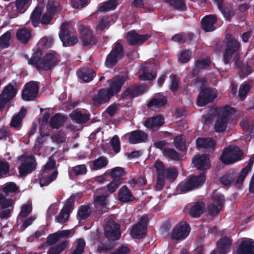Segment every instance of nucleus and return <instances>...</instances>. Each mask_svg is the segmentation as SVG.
<instances>
[{
    "mask_svg": "<svg viewBox=\"0 0 254 254\" xmlns=\"http://www.w3.org/2000/svg\"><path fill=\"white\" fill-rule=\"evenodd\" d=\"M61 240L58 232L49 234L47 237L46 243L49 246H53Z\"/></svg>",
    "mask_w": 254,
    "mask_h": 254,
    "instance_id": "680f3d73",
    "label": "nucleus"
},
{
    "mask_svg": "<svg viewBox=\"0 0 254 254\" xmlns=\"http://www.w3.org/2000/svg\"><path fill=\"white\" fill-rule=\"evenodd\" d=\"M243 158L244 153L238 146L229 145L224 149L219 159L224 164L229 165Z\"/></svg>",
    "mask_w": 254,
    "mask_h": 254,
    "instance_id": "20e7f679",
    "label": "nucleus"
},
{
    "mask_svg": "<svg viewBox=\"0 0 254 254\" xmlns=\"http://www.w3.org/2000/svg\"><path fill=\"white\" fill-rule=\"evenodd\" d=\"M77 74L79 78L83 81L89 82L93 79V77L95 75V73L92 69L85 68L77 70Z\"/></svg>",
    "mask_w": 254,
    "mask_h": 254,
    "instance_id": "473e14b6",
    "label": "nucleus"
},
{
    "mask_svg": "<svg viewBox=\"0 0 254 254\" xmlns=\"http://www.w3.org/2000/svg\"><path fill=\"white\" fill-rule=\"evenodd\" d=\"M71 117L78 124L85 123L89 120V114H82L78 111H74L71 114Z\"/></svg>",
    "mask_w": 254,
    "mask_h": 254,
    "instance_id": "a19ab883",
    "label": "nucleus"
},
{
    "mask_svg": "<svg viewBox=\"0 0 254 254\" xmlns=\"http://www.w3.org/2000/svg\"><path fill=\"white\" fill-rule=\"evenodd\" d=\"M204 207V204L203 202L197 201L191 206L189 214L193 218H198L203 214Z\"/></svg>",
    "mask_w": 254,
    "mask_h": 254,
    "instance_id": "c9c22d12",
    "label": "nucleus"
},
{
    "mask_svg": "<svg viewBox=\"0 0 254 254\" xmlns=\"http://www.w3.org/2000/svg\"><path fill=\"white\" fill-rule=\"evenodd\" d=\"M26 113L25 109L24 108H21L19 112L12 118L10 123V127L16 129H19Z\"/></svg>",
    "mask_w": 254,
    "mask_h": 254,
    "instance_id": "2f4dec72",
    "label": "nucleus"
},
{
    "mask_svg": "<svg viewBox=\"0 0 254 254\" xmlns=\"http://www.w3.org/2000/svg\"><path fill=\"white\" fill-rule=\"evenodd\" d=\"M42 12V7L36 6L31 13L30 19L32 25L34 27H36L39 25Z\"/></svg>",
    "mask_w": 254,
    "mask_h": 254,
    "instance_id": "79ce46f5",
    "label": "nucleus"
},
{
    "mask_svg": "<svg viewBox=\"0 0 254 254\" xmlns=\"http://www.w3.org/2000/svg\"><path fill=\"white\" fill-rule=\"evenodd\" d=\"M72 33L69 30L68 25L66 23H63L61 25L60 31L59 33L60 38L62 43L66 39L71 36Z\"/></svg>",
    "mask_w": 254,
    "mask_h": 254,
    "instance_id": "49530a36",
    "label": "nucleus"
},
{
    "mask_svg": "<svg viewBox=\"0 0 254 254\" xmlns=\"http://www.w3.org/2000/svg\"><path fill=\"white\" fill-rule=\"evenodd\" d=\"M79 32L83 46H92L97 44V41L95 36L88 27L81 25L79 28Z\"/></svg>",
    "mask_w": 254,
    "mask_h": 254,
    "instance_id": "2eb2a0df",
    "label": "nucleus"
},
{
    "mask_svg": "<svg viewBox=\"0 0 254 254\" xmlns=\"http://www.w3.org/2000/svg\"><path fill=\"white\" fill-rule=\"evenodd\" d=\"M148 218L147 215L142 216L130 231V235L134 239H140L146 235Z\"/></svg>",
    "mask_w": 254,
    "mask_h": 254,
    "instance_id": "1a4fd4ad",
    "label": "nucleus"
},
{
    "mask_svg": "<svg viewBox=\"0 0 254 254\" xmlns=\"http://www.w3.org/2000/svg\"><path fill=\"white\" fill-rule=\"evenodd\" d=\"M236 110L229 106H225L221 112L218 115L214 125V128L216 132H222L227 128L230 119V116L236 112Z\"/></svg>",
    "mask_w": 254,
    "mask_h": 254,
    "instance_id": "423d86ee",
    "label": "nucleus"
},
{
    "mask_svg": "<svg viewBox=\"0 0 254 254\" xmlns=\"http://www.w3.org/2000/svg\"><path fill=\"white\" fill-rule=\"evenodd\" d=\"M28 64L35 67L37 70L48 71L56 66L60 62L59 55L56 53H48L42 56L39 50L34 52L31 58L26 56Z\"/></svg>",
    "mask_w": 254,
    "mask_h": 254,
    "instance_id": "f257e3e1",
    "label": "nucleus"
},
{
    "mask_svg": "<svg viewBox=\"0 0 254 254\" xmlns=\"http://www.w3.org/2000/svg\"><path fill=\"white\" fill-rule=\"evenodd\" d=\"M9 172L10 165L9 163L7 161H0V179L12 175V174H9Z\"/></svg>",
    "mask_w": 254,
    "mask_h": 254,
    "instance_id": "8fccbe9b",
    "label": "nucleus"
},
{
    "mask_svg": "<svg viewBox=\"0 0 254 254\" xmlns=\"http://www.w3.org/2000/svg\"><path fill=\"white\" fill-rule=\"evenodd\" d=\"M240 48V43L234 38L230 37L227 40L226 48L223 56V62L225 64L229 63L233 56L234 55L235 66L239 69L242 67L240 61V55L238 53Z\"/></svg>",
    "mask_w": 254,
    "mask_h": 254,
    "instance_id": "7ed1b4c3",
    "label": "nucleus"
},
{
    "mask_svg": "<svg viewBox=\"0 0 254 254\" xmlns=\"http://www.w3.org/2000/svg\"><path fill=\"white\" fill-rule=\"evenodd\" d=\"M191 52L190 50H184L180 55L179 61L182 64L188 63L190 59Z\"/></svg>",
    "mask_w": 254,
    "mask_h": 254,
    "instance_id": "e2e57ef3",
    "label": "nucleus"
},
{
    "mask_svg": "<svg viewBox=\"0 0 254 254\" xmlns=\"http://www.w3.org/2000/svg\"><path fill=\"white\" fill-rule=\"evenodd\" d=\"M118 197L119 200L123 203L132 202L135 200L131 191L126 185L122 186L119 190Z\"/></svg>",
    "mask_w": 254,
    "mask_h": 254,
    "instance_id": "bb28decb",
    "label": "nucleus"
},
{
    "mask_svg": "<svg viewBox=\"0 0 254 254\" xmlns=\"http://www.w3.org/2000/svg\"><path fill=\"white\" fill-rule=\"evenodd\" d=\"M150 37L149 34L140 35L135 30H131L127 32L126 39L129 45L136 46L142 44Z\"/></svg>",
    "mask_w": 254,
    "mask_h": 254,
    "instance_id": "4be33fe9",
    "label": "nucleus"
},
{
    "mask_svg": "<svg viewBox=\"0 0 254 254\" xmlns=\"http://www.w3.org/2000/svg\"><path fill=\"white\" fill-rule=\"evenodd\" d=\"M123 183V179H114L107 185V190L110 193L114 192L119 186Z\"/></svg>",
    "mask_w": 254,
    "mask_h": 254,
    "instance_id": "6e6d98bb",
    "label": "nucleus"
},
{
    "mask_svg": "<svg viewBox=\"0 0 254 254\" xmlns=\"http://www.w3.org/2000/svg\"><path fill=\"white\" fill-rule=\"evenodd\" d=\"M32 210V207L31 204H24L21 207V210L19 215L22 218H26L31 213Z\"/></svg>",
    "mask_w": 254,
    "mask_h": 254,
    "instance_id": "bf43d9fd",
    "label": "nucleus"
},
{
    "mask_svg": "<svg viewBox=\"0 0 254 254\" xmlns=\"http://www.w3.org/2000/svg\"><path fill=\"white\" fill-rule=\"evenodd\" d=\"M47 9L49 13L55 15L56 12L62 10V7L58 1L49 0L47 5Z\"/></svg>",
    "mask_w": 254,
    "mask_h": 254,
    "instance_id": "37998d69",
    "label": "nucleus"
},
{
    "mask_svg": "<svg viewBox=\"0 0 254 254\" xmlns=\"http://www.w3.org/2000/svg\"><path fill=\"white\" fill-rule=\"evenodd\" d=\"M85 245V241L83 238L77 239L75 249L73 250L71 254H83Z\"/></svg>",
    "mask_w": 254,
    "mask_h": 254,
    "instance_id": "5fc2aeb1",
    "label": "nucleus"
},
{
    "mask_svg": "<svg viewBox=\"0 0 254 254\" xmlns=\"http://www.w3.org/2000/svg\"><path fill=\"white\" fill-rule=\"evenodd\" d=\"M74 202L70 198H68L61 209L60 214L56 217V222L63 224L66 222L69 218L70 212L73 207Z\"/></svg>",
    "mask_w": 254,
    "mask_h": 254,
    "instance_id": "5701e85b",
    "label": "nucleus"
},
{
    "mask_svg": "<svg viewBox=\"0 0 254 254\" xmlns=\"http://www.w3.org/2000/svg\"><path fill=\"white\" fill-rule=\"evenodd\" d=\"M210 63L211 61L209 59H202L196 62L195 66L199 69H206L209 66Z\"/></svg>",
    "mask_w": 254,
    "mask_h": 254,
    "instance_id": "774afa93",
    "label": "nucleus"
},
{
    "mask_svg": "<svg viewBox=\"0 0 254 254\" xmlns=\"http://www.w3.org/2000/svg\"><path fill=\"white\" fill-rule=\"evenodd\" d=\"M196 145L198 148H203L213 151L216 142L211 137H198L196 140Z\"/></svg>",
    "mask_w": 254,
    "mask_h": 254,
    "instance_id": "a878e982",
    "label": "nucleus"
},
{
    "mask_svg": "<svg viewBox=\"0 0 254 254\" xmlns=\"http://www.w3.org/2000/svg\"><path fill=\"white\" fill-rule=\"evenodd\" d=\"M254 69V60H249L246 65L240 67L239 70L240 76L242 78L251 74Z\"/></svg>",
    "mask_w": 254,
    "mask_h": 254,
    "instance_id": "58836bf2",
    "label": "nucleus"
},
{
    "mask_svg": "<svg viewBox=\"0 0 254 254\" xmlns=\"http://www.w3.org/2000/svg\"><path fill=\"white\" fill-rule=\"evenodd\" d=\"M237 254H254V240L248 239L243 241L237 249Z\"/></svg>",
    "mask_w": 254,
    "mask_h": 254,
    "instance_id": "393cba45",
    "label": "nucleus"
},
{
    "mask_svg": "<svg viewBox=\"0 0 254 254\" xmlns=\"http://www.w3.org/2000/svg\"><path fill=\"white\" fill-rule=\"evenodd\" d=\"M124 48L119 42H116L115 46L107 56L105 65L108 68H113L124 57Z\"/></svg>",
    "mask_w": 254,
    "mask_h": 254,
    "instance_id": "39448f33",
    "label": "nucleus"
},
{
    "mask_svg": "<svg viewBox=\"0 0 254 254\" xmlns=\"http://www.w3.org/2000/svg\"><path fill=\"white\" fill-rule=\"evenodd\" d=\"M204 173H201L197 176H193L188 181L182 182L178 186V190L182 193H186L201 186L205 181Z\"/></svg>",
    "mask_w": 254,
    "mask_h": 254,
    "instance_id": "0eeeda50",
    "label": "nucleus"
},
{
    "mask_svg": "<svg viewBox=\"0 0 254 254\" xmlns=\"http://www.w3.org/2000/svg\"><path fill=\"white\" fill-rule=\"evenodd\" d=\"M16 36L17 40L20 43L27 44L31 37V33L29 30L26 28H22L17 30Z\"/></svg>",
    "mask_w": 254,
    "mask_h": 254,
    "instance_id": "72a5a7b5",
    "label": "nucleus"
},
{
    "mask_svg": "<svg viewBox=\"0 0 254 254\" xmlns=\"http://www.w3.org/2000/svg\"><path fill=\"white\" fill-rule=\"evenodd\" d=\"M192 162L196 169L204 172V170L209 169L211 167L209 155L206 154H197L192 158Z\"/></svg>",
    "mask_w": 254,
    "mask_h": 254,
    "instance_id": "6ab92c4d",
    "label": "nucleus"
},
{
    "mask_svg": "<svg viewBox=\"0 0 254 254\" xmlns=\"http://www.w3.org/2000/svg\"><path fill=\"white\" fill-rule=\"evenodd\" d=\"M11 38V33L7 31L0 36V45L2 48L4 49L9 46V40Z\"/></svg>",
    "mask_w": 254,
    "mask_h": 254,
    "instance_id": "13d9d810",
    "label": "nucleus"
},
{
    "mask_svg": "<svg viewBox=\"0 0 254 254\" xmlns=\"http://www.w3.org/2000/svg\"><path fill=\"white\" fill-rule=\"evenodd\" d=\"M112 97L105 88H101L92 97L93 105L97 108L109 102Z\"/></svg>",
    "mask_w": 254,
    "mask_h": 254,
    "instance_id": "412c9836",
    "label": "nucleus"
},
{
    "mask_svg": "<svg viewBox=\"0 0 254 254\" xmlns=\"http://www.w3.org/2000/svg\"><path fill=\"white\" fill-rule=\"evenodd\" d=\"M108 164L107 158L104 156H101L93 162V168L95 170H99L105 167Z\"/></svg>",
    "mask_w": 254,
    "mask_h": 254,
    "instance_id": "3c124183",
    "label": "nucleus"
},
{
    "mask_svg": "<svg viewBox=\"0 0 254 254\" xmlns=\"http://www.w3.org/2000/svg\"><path fill=\"white\" fill-rule=\"evenodd\" d=\"M111 144L114 152L118 153L121 150L120 138L117 135L114 136L111 140Z\"/></svg>",
    "mask_w": 254,
    "mask_h": 254,
    "instance_id": "0e129e2a",
    "label": "nucleus"
},
{
    "mask_svg": "<svg viewBox=\"0 0 254 254\" xmlns=\"http://www.w3.org/2000/svg\"><path fill=\"white\" fill-rule=\"evenodd\" d=\"M39 89V87L37 82L31 81L27 83L22 91V99L27 101L34 100L37 96Z\"/></svg>",
    "mask_w": 254,
    "mask_h": 254,
    "instance_id": "ddd939ff",
    "label": "nucleus"
},
{
    "mask_svg": "<svg viewBox=\"0 0 254 254\" xmlns=\"http://www.w3.org/2000/svg\"><path fill=\"white\" fill-rule=\"evenodd\" d=\"M216 96L215 93L209 88H204L200 91L197 99V105L203 107L209 103L212 102Z\"/></svg>",
    "mask_w": 254,
    "mask_h": 254,
    "instance_id": "dca6fc26",
    "label": "nucleus"
},
{
    "mask_svg": "<svg viewBox=\"0 0 254 254\" xmlns=\"http://www.w3.org/2000/svg\"><path fill=\"white\" fill-rule=\"evenodd\" d=\"M91 214V209L89 205H81L77 211V217H79L80 220H86Z\"/></svg>",
    "mask_w": 254,
    "mask_h": 254,
    "instance_id": "a18cd8bd",
    "label": "nucleus"
},
{
    "mask_svg": "<svg viewBox=\"0 0 254 254\" xmlns=\"http://www.w3.org/2000/svg\"><path fill=\"white\" fill-rule=\"evenodd\" d=\"M17 93V89L11 83H9L3 88L0 94V110L3 108L7 103L13 100Z\"/></svg>",
    "mask_w": 254,
    "mask_h": 254,
    "instance_id": "9b49d317",
    "label": "nucleus"
},
{
    "mask_svg": "<svg viewBox=\"0 0 254 254\" xmlns=\"http://www.w3.org/2000/svg\"><path fill=\"white\" fill-rule=\"evenodd\" d=\"M164 2L179 11H185L187 6L184 0H164Z\"/></svg>",
    "mask_w": 254,
    "mask_h": 254,
    "instance_id": "e433bc0d",
    "label": "nucleus"
},
{
    "mask_svg": "<svg viewBox=\"0 0 254 254\" xmlns=\"http://www.w3.org/2000/svg\"><path fill=\"white\" fill-rule=\"evenodd\" d=\"M217 21L216 14H209L204 16L201 20L202 29L206 32H212L216 29L215 24Z\"/></svg>",
    "mask_w": 254,
    "mask_h": 254,
    "instance_id": "b1692460",
    "label": "nucleus"
},
{
    "mask_svg": "<svg viewBox=\"0 0 254 254\" xmlns=\"http://www.w3.org/2000/svg\"><path fill=\"white\" fill-rule=\"evenodd\" d=\"M120 227L118 223L108 221L105 227V237L106 238H111L113 241L119 240L121 235Z\"/></svg>",
    "mask_w": 254,
    "mask_h": 254,
    "instance_id": "a211bd4d",
    "label": "nucleus"
},
{
    "mask_svg": "<svg viewBox=\"0 0 254 254\" xmlns=\"http://www.w3.org/2000/svg\"><path fill=\"white\" fill-rule=\"evenodd\" d=\"M145 87L142 84H132L121 94L123 99H127L141 95L145 92Z\"/></svg>",
    "mask_w": 254,
    "mask_h": 254,
    "instance_id": "f3484780",
    "label": "nucleus"
},
{
    "mask_svg": "<svg viewBox=\"0 0 254 254\" xmlns=\"http://www.w3.org/2000/svg\"><path fill=\"white\" fill-rule=\"evenodd\" d=\"M254 163V157H251L247 165L242 169L240 175L246 178L249 172L252 170Z\"/></svg>",
    "mask_w": 254,
    "mask_h": 254,
    "instance_id": "69168bd1",
    "label": "nucleus"
},
{
    "mask_svg": "<svg viewBox=\"0 0 254 254\" xmlns=\"http://www.w3.org/2000/svg\"><path fill=\"white\" fill-rule=\"evenodd\" d=\"M50 119V113L48 112H45L39 121L40 126L39 127V133L42 137L47 136L49 135L48 131H45L43 129L45 126H47Z\"/></svg>",
    "mask_w": 254,
    "mask_h": 254,
    "instance_id": "ea45409f",
    "label": "nucleus"
},
{
    "mask_svg": "<svg viewBox=\"0 0 254 254\" xmlns=\"http://www.w3.org/2000/svg\"><path fill=\"white\" fill-rule=\"evenodd\" d=\"M164 119L160 116H157L152 118L147 119L145 122V126L152 130H157L159 127L162 126L164 123Z\"/></svg>",
    "mask_w": 254,
    "mask_h": 254,
    "instance_id": "c85d7f7f",
    "label": "nucleus"
},
{
    "mask_svg": "<svg viewBox=\"0 0 254 254\" xmlns=\"http://www.w3.org/2000/svg\"><path fill=\"white\" fill-rule=\"evenodd\" d=\"M126 174L125 170L124 168L120 167H116L112 169L109 175L113 179H122V177Z\"/></svg>",
    "mask_w": 254,
    "mask_h": 254,
    "instance_id": "864d4df0",
    "label": "nucleus"
},
{
    "mask_svg": "<svg viewBox=\"0 0 254 254\" xmlns=\"http://www.w3.org/2000/svg\"><path fill=\"white\" fill-rule=\"evenodd\" d=\"M15 201L11 198H6L0 193V219H5L11 217Z\"/></svg>",
    "mask_w": 254,
    "mask_h": 254,
    "instance_id": "6e6552de",
    "label": "nucleus"
},
{
    "mask_svg": "<svg viewBox=\"0 0 254 254\" xmlns=\"http://www.w3.org/2000/svg\"><path fill=\"white\" fill-rule=\"evenodd\" d=\"M18 188L14 182H9L5 184L3 188V192L6 195L10 192H15L18 190Z\"/></svg>",
    "mask_w": 254,
    "mask_h": 254,
    "instance_id": "052dcab7",
    "label": "nucleus"
},
{
    "mask_svg": "<svg viewBox=\"0 0 254 254\" xmlns=\"http://www.w3.org/2000/svg\"><path fill=\"white\" fill-rule=\"evenodd\" d=\"M154 168L156 171L157 181L156 190H161L165 185V179L170 182H173L178 176V170L175 167L165 168L163 162L156 160L154 163Z\"/></svg>",
    "mask_w": 254,
    "mask_h": 254,
    "instance_id": "f03ea898",
    "label": "nucleus"
},
{
    "mask_svg": "<svg viewBox=\"0 0 254 254\" xmlns=\"http://www.w3.org/2000/svg\"><path fill=\"white\" fill-rule=\"evenodd\" d=\"M118 5L117 0H109L104 2L99 8V10L101 12H107L113 10L116 8Z\"/></svg>",
    "mask_w": 254,
    "mask_h": 254,
    "instance_id": "c03bdc74",
    "label": "nucleus"
},
{
    "mask_svg": "<svg viewBox=\"0 0 254 254\" xmlns=\"http://www.w3.org/2000/svg\"><path fill=\"white\" fill-rule=\"evenodd\" d=\"M147 134L141 130H135L130 132L128 141L134 144L145 142L147 139Z\"/></svg>",
    "mask_w": 254,
    "mask_h": 254,
    "instance_id": "cd10ccee",
    "label": "nucleus"
},
{
    "mask_svg": "<svg viewBox=\"0 0 254 254\" xmlns=\"http://www.w3.org/2000/svg\"><path fill=\"white\" fill-rule=\"evenodd\" d=\"M69 242L67 240L63 241L55 246L50 248L48 254H61V253L68 248Z\"/></svg>",
    "mask_w": 254,
    "mask_h": 254,
    "instance_id": "4c0bfd02",
    "label": "nucleus"
},
{
    "mask_svg": "<svg viewBox=\"0 0 254 254\" xmlns=\"http://www.w3.org/2000/svg\"><path fill=\"white\" fill-rule=\"evenodd\" d=\"M67 118L61 113H56L50 120L49 125L52 129L60 128L65 122Z\"/></svg>",
    "mask_w": 254,
    "mask_h": 254,
    "instance_id": "c756f323",
    "label": "nucleus"
},
{
    "mask_svg": "<svg viewBox=\"0 0 254 254\" xmlns=\"http://www.w3.org/2000/svg\"><path fill=\"white\" fill-rule=\"evenodd\" d=\"M167 103L166 96L159 95L157 97L152 98L147 103V107L150 108L152 107L160 108L165 106Z\"/></svg>",
    "mask_w": 254,
    "mask_h": 254,
    "instance_id": "f704fd0d",
    "label": "nucleus"
},
{
    "mask_svg": "<svg viewBox=\"0 0 254 254\" xmlns=\"http://www.w3.org/2000/svg\"><path fill=\"white\" fill-rule=\"evenodd\" d=\"M174 145L179 150L184 151L186 150V139L183 135L176 136L174 139Z\"/></svg>",
    "mask_w": 254,
    "mask_h": 254,
    "instance_id": "603ef678",
    "label": "nucleus"
},
{
    "mask_svg": "<svg viewBox=\"0 0 254 254\" xmlns=\"http://www.w3.org/2000/svg\"><path fill=\"white\" fill-rule=\"evenodd\" d=\"M36 159L34 156L30 155L27 160L22 163L18 167L19 176L24 177L31 173L36 168Z\"/></svg>",
    "mask_w": 254,
    "mask_h": 254,
    "instance_id": "aec40b11",
    "label": "nucleus"
},
{
    "mask_svg": "<svg viewBox=\"0 0 254 254\" xmlns=\"http://www.w3.org/2000/svg\"><path fill=\"white\" fill-rule=\"evenodd\" d=\"M156 75L155 71L148 72L143 70L142 73L139 75V78L141 80H152L156 78Z\"/></svg>",
    "mask_w": 254,
    "mask_h": 254,
    "instance_id": "338daca9",
    "label": "nucleus"
},
{
    "mask_svg": "<svg viewBox=\"0 0 254 254\" xmlns=\"http://www.w3.org/2000/svg\"><path fill=\"white\" fill-rule=\"evenodd\" d=\"M236 177V174L234 172H228L222 176L220 179L221 183L225 186H228L232 183Z\"/></svg>",
    "mask_w": 254,
    "mask_h": 254,
    "instance_id": "09e8293b",
    "label": "nucleus"
},
{
    "mask_svg": "<svg viewBox=\"0 0 254 254\" xmlns=\"http://www.w3.org/2000/svg\"><path fill=\"white\" fill-rule=\"evenodd\" d=\"M163 155L166 157L174 161H179L181 159L180 154L174 149L167 148L163 151Z\"/></svg>",
    "mask_w": 254,
    "mask_h": 254,
    "instance_id": "de8ad7c7",
    "label": "nucleus"
},
{
    "mask_svg": "<svg viewBox=\"0 0 254 254\" xmlns=\"http://www.w3.org/2000/svg\"><path fill=\"white\" fill-rule=\"evenodd\" d=\"M30 0H16L15 6L18 12L23 13L29 5Z\"/></svg>",
    "mask_w": 254,
    "mask_h": 254,
    "instance_id": "4d7b16f0",
    "label": "nucleus"
},
{
    "mask_svg": "<svg viewBox=\"0 0 254 254\" xmlns=\"http://www.w3.org/2000/svg\"><path fill=\"white\" fill-rule=\"evenodd\" d=\"M190 231V225L185 222H181L173 229L171 238L173 240H184L188 237Z\"/></svg>",
    "mask_w": 254,
    "mask_h": 254,
    "instance_id": "f8f14e48",
    "label": "nucleus"
},
{
    "mask_svg": "<svg viewBox=\"0 0 254 254\" xmlns=\"http://www.w3.org/2000/svg\"><path fill=\"white\" fill-rule=\"evenodd\" d=\"M212 200L213 202L208 205V211L211 216H215L223 209L225 197L220 193H214Z\"/></svg>",
    "mask_w": 254,
    "mask_h": 254,
    "instance_id": "9d476101",
    "label": "nucleus"
},
{
    "mask_svg": "<svg viewBox=\"0 0 254 254\" xmlns=\"http://www.w3.org/2000/svg\"><path fill=\"white\" fill-rule=\"evenodd\" d=\"M127 78L123 76H116L111 79L108 80L109 86L105 88L112 97L119 93L122 89L123 86L125 84Z\"/></svg>",
    "mask_w": 254,
    "mask_h": 254,
    "instance_id": "4468645a",
    "label": "nucleus"
},
{
    "mask_svg": "<svg viewBox=\"0 0 254 254\" xmlns=\"http://www.w3.org/2000/svg\"><path fill=\"white\" fill-rule=\"evenodd\" d=\"M231 239L226 236L222 237L217 243V248L220 254H226L230 250Z\"/></svg>",
    "mask_w": 254,
    "mask_h": 254,
    "instance_id": "7c9ffc66",
    "label": "nucleus"
}]
</instances>
